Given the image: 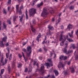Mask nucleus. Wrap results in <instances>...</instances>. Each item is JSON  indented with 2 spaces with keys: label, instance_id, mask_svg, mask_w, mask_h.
Segmentation results:
<instances>
[{
  "label": "nucleus",
  "instance_id": "nucleus-8",
  "mask_svg": "<svg viewBox=\"0 0 78 78\" xmlns=\"http://www.w3.org/2000/svg\"><path fill=\"white\" fill-rule=\"evenodd\" d=\"M47 37H45L44 41L42 43V44H47Z\"/></svg>",
  "mask_w": 78,
  "mask_h": 78
},
{
  "label": "nucleus",
  "instance_id": "nucleus-50",
  "mask_svg": "<svg viewBox=\"0 0 78 78\" xmlns=\"http://www.w3.org/2000/svg\"><path fill=\"white\" fill-rule=\"evenodd\" d=\"M36 62H37V60H36V62H34V64H36Z\"/></svg>",
  "mask_w": 78,
  "mask_h": 78
},
{
  "label": "nucleus",
  "instance_id": "nucleus-39",
  "mask_svg": "<svg viewBox=\"0 0 78 78\" xmlns=\"http://www.w3.org/2000/svg\"><path fill=\"white\" fill-rule=\"evenodd\" d=\"M1 27V21H0V30H2V29L1 28H2V27Z\"/></svg>",
  "mask_w": 78,
  "mask_h": 78
},
{
  "label": "nucleus",
  "instance_id": "nucleus-10",
  "mask_svg": "<svg viewBox=\"0 0 78 78\" xmlns=\"http://www.w3.org/2000/svg\"><path fill=\"white\" fill-rule=\"evenodd\" d=\"M73 30L71 31V34L70 33H68V34L69 36L70 37H73Z\"/></svg>",
  "mask_w": 78,
  "mask_h": 78
},
{
  "label": "nucleus",
  "instance_id": "nucleus-26",
  "mask_svg": "<svg viewBox=\"0 0 78 78\" xmlns=\"http://www.w3.org/2000/svg\"><path fill=\"white\" fill-rule=\"evenodd\" d=\"M67 56H64V60H66L67 59Z\"/></svg>",
  "mask_w": 78,
  "mask_h": 78
},
{
  "label": "nucleus",
  "instance_id": "nucleus-29",
  "mask_svg": "<svg viewBox=\"0 0 78 78\" xmlns=\"http://www.w3.org/2000/svg\"><path fill=\"white\" fill-rule=\"evenodd\" d=\"M73 8H74L73 6H71L70 7V9H73Z\"/></svg>",
  "mask_w": 78,
  "mask_h": 78
},
{
  "label": "nucleus",
  "instance_id": "nucleus-32",
  "mask_svg": "<svg viewBox=\"0 0 78 78\" xmlns=\"http://www.w3.org/2000/svg\"><path fill=\"white\" fill-rule=\"evenodd\" d=\"M65 43H66V47H67V45H68V42L66 41Z\"/></svg>",
  "mask_w": 78,
  "mask_h": 78
},
{
  "label": "nucleus",
  "instance_id": "nucleus-11",
  "mask_svg": "<svg viewBox=\"0 0 78 78\" xmlns=\"http://www.w3.org/2000/svg\"><path fill=\"white\" fill-rule=\"evenodd\" d=\"M42 14H43V15L47 14V10L44 9Z\"/></svg>",
  "mask_w": 78,
  "mask_h": 78
},
{
  "label": "nucleus",
  "instance_id": "nucleus-3",
  "mask_svg": "<svg viewBox=\"0 0 78 78\" xmlns=\"http://www.w3.org/2000/svg\"><path fill=\"white\" fill-rule=\"evenodd\" d=\"M27 56H30L31 52V47H27Z\"/></svg>",
  "mask_w": 78,
  "mask_h": 78
},
{
  "label": "nucleus",
  "instance_id": "nucleus-46",
  "mask_svg": "<svg viewBox=\"0 0 78 78\" xmlns=\"http://www.w3.org/2000/svg\"><path fill=\"white\" fill-rule=\"evenodd\" d=\"M23 51H26V49H23Z\"/></svg>",
  "mask_w": 78,
  "mask_h": 78
},
{
  "label": "nucleus",
  "instance_id": "nucleus-30",
  "mask_svg": "<svg viewBox=\"0 0 78 78\" xmlns=\"http://www.w3.org/2000/svg\"><path fill=\"white\" fill-rule=\"evenodd\" d=\"M63 51L64 53H66V52H67V50H66V49H65L63 50Z\"/></svg>",
  "mask_w": 78,
  "mask_h": 78
},
{
  "label": "nucleus",
  "instance_id": "nucleus-55",
  "mask_svg": "<svg viewBox=\"0 0 78 78\" xmlns=\"http://www.w3.org/2000/svg\"><path fill=\"white\" fill-rule=\"evenodd\" d=\"M52 78H55V76H52Z\"/></svg>",
  "mask_w": 78,
  "mask_h": 78
},
{
  "label": "nucleus",
  "instance_id": "nucleus-6",
  "mask_svg": "<svg viewBox=\"0 0 78 78\" xmlns=\"http://www.w3.org/2000/svg\"><path fill=\"white\" fill-rule=\"evenodd\" d=\"M58 67V69H60V68H61V67L63 68L64 67V65L62 64V62H60L59 63Z\"/></svg>",
  "mask_w": 78,
  "mask_h": 78
},
{
  "label": "nucleus",
  "instance_id": "nucleus-35",
  "mask_svg": "<svg viewBox=\"0 0 78 78\" xmlns=\"http://www.w3.org/2000/svg\"><path fill=\"white\" fill-rule=\"evenodd\" d=\"M6 63H5V62H2V66H5V64H6Z\"/></svg>",
  "mask_w": 78,
  "mask_h": 78
},
{
  "label": "nucleus",
  "instance_id": "nucleus-22",
  "mask_svg": "<svg viewBox=\"0 0 78 78\" xmlns=\"http://www.w3.org/2000/svg\"><path fill=\"white\" fill-rule=\"evenodd\" d=\"M6 58H8V57H9V54L8 53H6Z\"/></svg>",
  "mask_w": 78,
  "mask_h": 78
},
{
  "label": "nucleus",
  "instance_id": "nucleus-23",
  "mask_svg": "<svg viewBox=\"0 0 78 78\" xmlns=\"http://www.w3.org/2000/svg\"><path fill=\"white\" fill-rule=\"evenodd\" d=\"M8 62V59L7 58H5V64H6Z\"/></svg>",
  "mask_w": 78,
  "mask_h": 78
},
{
  "label": "nucleus",
  "instance_id": "nucleus-43",
  "mask_svg": "<svg viewBox=\"0 0 78 78\" xmlns=\"http://www.w3.org/2000/svg\"><path fill=\"white\" fill-rule=\"evenodd\" d=\"M72 47H73V48H75V45L74 44H73L72 45Z\"/></svg>",
  "mask_w": 78,
  "mask_h": 78
},
{
  "label": "nucleus",
  "instance_id": "nucleus-36",
  "mask_svg": "<svg viewBox=\"0 0 78 78\" xmlns=\"http://www.w3.org/2000/svg\"><path fill=\"white\" fill-rule=\"evenodd\" d=\"M50 12L51 14H53L54 13V11H53V10H52L51 11H50Z\"/></svg>",
  "mask_w": 78,
  "mask_h": 78
},
{
  "label": "nucleus",
  "instance_id": "nucleus-17",
  "mask_svg": "<svg viewBox=\"0 0 78 78\" xmlns=\"http://www.w3.org/2000/svg\"><path fill=\"white\" fill-rule=\"evenodd\" d=\"M31 28H32V30L33 32H35V30L34 29L33 27V26H31Z\"/></svg>",
  "mask_w": 78,
  "mask_h": 78
},
{
  "label": "nucleus",
  "instance_id": "nucleus-7",
  "mask_svg": "<svg viewBox=\"0 0 78 78\" xmlns=\"http://www.w3.org/2000/svg\"><path fill=\"white\" fill-rule=\"evenodd\" d=\"M1 51H0V58H1L2 59V60H3L4 59V56H3V53H2V55H1Z\"/></svg>",
  "mask_w": 78,
  "mask_h": 78
},
{
  "label": "nucleus",
  "instance_id": "nucleus-18",
  "mask_svg": "<svg viewBox=\"0 0 78 78\" xmlns=\"http://www.w3.org/2000/svg\"><path fill=\"white\" fill-rule=\"evenodd\" d=\"M5 72V69H2L1 70V74H3V72Z\"/></svg>",
  "mask_w": 78,
  "mask_h": 78
},
{
  "label": "nucleus",
  "instance_id": "nucleus-60",
  "mask_svg": "<svg viewBox=\"0 0 78 78\" xmlns=\"http://www.w3.org/2000/svg\"><path fill=\"white\" fill-rule=\"evenodd\" d=\"M19 14H21V13H22V12H21V11H20V12H19Z\"/></svg>",
  "mask_w": 78,
  "mask_h": 78
},
{
  "label": "nucleus",
  "instance_id": "nucleus-61",
  "mask_svg": "<svg viewBox=\"0 0 78 78\" xmlns=\"http://www.w3.org/2000/svg\"><path fill=\"white\" fill-rule=\"evenodd\" d=\"M2 78V76L1 75V74H0V78Z\"/></svg>",
  "mask_w": 78,
  "mask_h": 78
},
{
  "label": "nucleus",
  "instance_id": "nucleus-45",
  "mask_svg": "<svg viewBox=\"0 0 78 78\" xmlns=\"http://www.w3.org/2000/svg\"><path fill=\"white\" fill-rule=\"evenodd\" d=\"M61 29H62V30H63V29H64V27L63 26H62L61 27Z\"/></svg>",
  "mask_w": 78,
  "mask_h": 78
},
{
  "label": "nucleus",
  "instance_id": "nucleus-16",
  "mask_svg": "<svg viewBox=\"0 0 78 78\" xmlns=\"http://www.w3.org/2000/svg\"><path fill=\"white\" fill-rule=\"evenodd\" d=\"M41 37V33H40L38 34L37 38H38V39H40Z\"/></svg>",
  "mask_w": 78,
  "mask_h": 78
},
{
  "label": "nucleus",
  "instance_id": "nucleus-4",
  "mask_svg": "<svg viewBox=\"0 0 78 78\" xmlns=\"http://www.w3.org/2000/svg\"><path fill=\"white\" fill-rule=\"evenodd\" d=\"M29 12L30 16H33L36 13V9H32L30 10Z\"/></svg>",
  "mask_w": 78,
  "mask_h": 78
},
{
  "label": "nucleus",
  "instance_id": "nucleus-48",
  "mask_svg": "<svg viewBox=\"0 0 78 78\" xmlns=\"http://www.w3.org/2000/svg\"><path fill=\"white\" fill-rule=\"evenodd\" d=\"M58 23L59 22H60V21H61V18H59L58 19Z\"/></svg>",
  "mask_w": 78,
  "mask_h": 78
},
{
  "label": "nucleus",
  "instance_id": "nucleus-37",
  "mask_svg": "<svg viewBox=\"0 0 78 78\" xmlns=\"http://www.w3.org/2000/svg\"><path fill=\"white\" fill-rule=\"evenodd\" d=\"M8 3L10 4L11 3V0H9Z\"/></svg>",
  "mask_w": 78,
  "mask_h": 78
},
{
  "label": "nucleus",
  "instance_id": "nucleus-63",
  "mask_svg": "<svg viewBox=\"0 0 78 78\" xmlns=\"http://www.w3.org/2000/svg\"><path fill=\"white\" fill-rule=\"evenodd\" d=\"M8 53H9V49H8Z\"/></svg>",
  "mask_w": 78,
  "mask_h": 78
},
{
  "label": "nucleus",
  "instance_id": "nucleus-34",
  "mask_svg": "<svg viewBox=\"0 0 78 78\" xmlns=\"http://www.w3.org/2000/svg\"><path fill=\"white\" fill-rule=\"evenodd\" d=\"M19 58H22V55H21L20 54H19Z\"/></svg>",
  "mask_w": 78,
  "mask_h": 78
},
{
  "label": "nucleus",
  "instance_id": "nucleus-13",
  "mask_svg": "<svg viewBox=\"0 0 78 78\" xmlns=\"http://www.w3.org/2000/svg\"><path fill=\"white\" fill-rule=\"evenodd\" d=\"M44 66L43 64H41V71H44Z\"/></svg>",
  "mask_w": 78,
  "mask_h": 78
},
{
  "label": "nucleus",
  "instance_id": "nucleus-14",
  "mask_svg": "<svg viewBox=\"0 0 78 78\" xmlns=\"http://www.w3.org/2000/svg\"><path fill=\"white\" fill-rule=\"evenodd\" d=\"M54 72L55 73L56 76L58 75V71L56 70H54Z\"/></svg>",
  "mask_w": 78,
  "mask_h": 78
},
{
  "label": "nucleus",
  "instance_id": "nucleus-49",
  "mask_svg": "<svg viewBox=\"0 0 78 78\" xmlns=\"http://www.w3.org/2000/svg\"><path fill=\"white\" fill-rule=\"evenodd\" d=\"M55 20V19L54 18H52V22H54V20Z\"/></svg>",
  "mask_w": 78,
  "mask_h": 78
},
{
  "label": "nucleus",
  "instance_id": "nucleus-5",
  "mask_svg": "<svg viewBox=\"0 0 78 78\" xmlns=\"http://www.w3.org/2000/svg\"><path fill=\"white\" fill-rule=\"evenodd\" d=\"M48 61L49 62H50V63L49 64L48 63H46L45 64L46 66L47 67H50V66H53V64H52V62L51 59H48Z\"/></svg>",
  "mask_w": 78,
  "mask_h": 78
},
{
  "label": "nucleus",
  "instance_id": "nucleus-1",
  "mask_svg": "<svg viewBox=\"0 0 78 78\" xmlns=\"http://www.w3.org/2000/svg\"><path fill=\"white\" fill-rule=\"evenodd\" d=\"M64 33L63 31H62V33L60 36V41H62V42L60 43V45L62 46L64 45V42L65 41H66V39H67L68 41L69 42H73V40L70 39L69 38H68V36H65V35H63L62 33Z\"/></svg>",
  "mask_w": 78,
  "mask_h": 78
},
{
  "label": "nucleus",
  "instance_id": "nucleus-41",
  "mask_svg": "<svg viewBox=\"0 0 78 78\" xmlns=\"http://www.w3.org/2000/svg\"><path fill=\"white\" fill-rule=\"evenodd\" d=\"M22 18H23V17H22L20 19V21H21V22H22Z\"/></svg>",
  "mask_w": 78,
  "mask_h": 78
},
{
  "label": "nucleus",
  "instance_id": "nucleus-58",
  "mask_svg": "<svg viewBox=\"0 0 78 78\" xmlns=\"http://www.w3.org/2000/svg\"><path fill=\"white\" fill-rule=\"evenodd\" d=\"M8 45H9V44H8V43H7L6 44V46H8Z\"/></svg>",
  "mask_w": 78,
  "mask_h": 78
},
{
  "label": "nucleus",
  "instance_id": "nucleus-21",
  "mask_svg": "<svg viewBox=\"0 0 78 78\" xmlns=\"http://www.w3.org/2000/svg\"><path fill=\"white\" fill-rule=\"evenodd\" d=\"M9 60H11L12 59V55L10 54L9 56Z\"/></svg>",
  "mask_w": 78,
  "mask_h": 78
},
{
  "label": "nucleus",
  "instance_id": "nucleus-38",
  "mask_svg": "<svg viewBox=\"0 0 78 78\" xmlns=\"http://www.w3.org/2000/svg\"><path fill=\"white\" fill-rule=\"evenodd\" d=\"M22 66V64H20L18 66V67H19H19H21Z\"/></svg>",
  "mask_w": 78,
  "mask_h": 78
},
{
  "label": "nucleus",
  "instance_id": "nucleus-19",
  "mask_svg": "<svg viewBox=\"0 0 78 78\" xmlns=\"http://www.w3.org/2000/svg\"><path fill=\"white\" fill-rule=\"evenodd\" d=\"M28 11H27V10H26V17H27V19H28V15H27V12Z\"/></svg>",
  "mask_w": 78,
  "mask_h": 78
},
{
  "label": "nucleus",
  "instance_id": "nucleus-31",
  "mask_svg": "<svg viewBox=\"0 0 78 78\" xmlns=\"http://www.w3.org/2000/svg\"><path fill=\"white\" fill-rule=\"evenodd\" d=\"M3 12L4 14H6V10L5 9H4Z\"/></svg>",
  "mask_w": 78,
  "mask_h": 78
},
{
  "label": "nucleus",
  "instance_id": "nucleus-47",
  "mask_svg": "<svg viewBox=\"0 0 78 78\" xmlns=\"http://www.w3.org/2000/svg\"><path fill=\"white\" fill-rule=\"evenodd\" d=\"M9 9H10V7L9 6L8 7V10L9 11Z\"/></svg>",
  "mask_w": 78,
  "mask_h": 78
},
{
  "label": "nucleus",
  "instance_id": "nucleus-24",
  "mask_svg": "<svg viewBox=\"0 0 78 78\" xmlns=\"http://www.w3.org/2000/svg\"><path fill=\"white\" fill-rule=\"evenodd\" d=\"M49 29L50 30L52 31V30H53V27H49Z\"/></svg>",
  "mask_w": 78,
  "mask_h": 78
},
{
  "label": "nucleus",
  "instance_id": "nucleus-57",
  "mask_svg": "<svg viewBox=\"0 0 78 78\" xmlns=\"http://www.w3.org/2000/svg\"><path fill=\"white\" fill-rule=\"evenodd\" d=\"M72 51H69V52H68V53H71V52H72Z\"/></svg>",
  "mask_w": 78,
  "mask_h": 78
},
{
  "label": "nucleus",
  "instance_id": "nucleus-52",
  "mask_svg": "<svg viewBox=\"0 0 78 78\" xmlns=\"http://www.w3.org/2000/svg\"><path fill=\"white\" fill-rule=\"evenodd\" d=\"M40 59H41V60H42V57H40Z\"/></svg>",
  "mask_w": 78,
  "mask_h": 78
},
{
  "label": "nucleus",
  "instance_id": "nucleus-42",
  "mask_svg": "<svg viewBox=\"0 0 78 78\" xmlns=\"http://www.w3.org/2000/svg\"><path fill=\"white\" fill-rule=\"evenodd\" d=\"M8 23H9V24H11V22L10 21V20L8 21Z\"/></svg>",
  "mask_w": 78,
  "mask_h": 78
},
{
  "label": "nucleus",
  "instance_id": "nucleus-33",
  "mask_svg": "<svg viewBox=\"0 0 78 78\" xmlns=\"http://www.w3.org/2000/svg\"><path fill=\"white\" fill-rule=\"evenodd\" d=\"M76 35H77V36H78V30H77V31L76 32Z\"/></svg>",
  "mask_w": 78,
  "mask_h": 78
},
{
  "label": "nucleus",
  "instance_id": "nucleus-40",
  "mask_svg": "<svg viewBox=\"0 0 78 78\" xmlns=\"http://www.w3.org/2000/svg\"><path fill=\"white\" fill-rule=\"evenodd\" d=\"M28 72V69H27V68H26L25 69V72Z\"/></svg>",
  "mask_w": 78,
  "mask_h": 78
},
{
  "label": "nucleus",
  "instance_id": "nucleus-2",
  "mask_svg": "<svg viewBox=\"0 0 78 78\" xmlns=\"http://www.w3.org/2000/svg\"><path fill=\"white\" fill-rule=\"evenodd\" d=\"M6 39H7V37H4L2 38V41H1L0 43V46L1 47H4V44L3 43V41H4V42H6Z\"/></svg>",
  "mask_w": 78,
  "mask_h": 78
},
{
  "label": "nucleus",
  "instance_id": "nucleus-53",
  "mask_svg": "<svg viewBox=\"0 0 78 78\" xmlns=\"http://www.w3.org/2000/svg\"><path fill=\"white\" fill-rule=\"evenodd\" d=\"M39 51H42V49H40L39 50Z\"/></svg>",
  "mask_w": 78,
  "mask_h": 78
},
{
  "label": "nucleus",
  "instance_id": "nucleus-15",
  "mask_svg": "<svg viewBox=\"0 0 78 78\" xmlns=\"http://www.w3.org/2000/svg\"><path fill=\"white\" fill-rule=\"evenodd\" d=\"M43 5V3L42 2H41L40 4L38 5H37V7H41V6H42Z\"/></svg>",
  "mask_w": 78,
  "mask_h": 78
},
{
  "label": "nucleus",
  "instance_id": "nucleus-27",
  "mask_svg": "<svg viewBox=\"0 0 78 78\" xmlns=\"http://www.w3.org/2000/svg\"><path fill=\"white\" fill-rule=\"evenodd\" d=\"M75 70H74V69L72 68L71 69V72L72 73H73L74 72Z\"/></svg>",
  "mask_w": 78,
  "mask_h": 78
},
{
  "label": "nucleus",
  "instance_id": "nucleus-28",
  "mask_svg": "<svg viewBox=\"0 0 78 78\" xmlns=\"http://www.w3.org/2000/svg\"><path fill=\"white\" fill-rule=\"evenodd\" d=\"M3 25L4 26V28H6V26L5 23H3Z\"/></svg>",
  "mask_w": 78,
  "mask_h": 78
},
{
  "label": "nucleus",
  "instance_id": "nucleus-12",
  "mask_svg": "<svg viewBox=\"0 0 78 78\" xmlns=\"http://www.w3.org/2000/svg\"><path fill=\"white\" fill-rule=\"evenodd\" d=\"M69 30H70V29H72L73 28V26L71 24H69L68 27Z\"/></svg>",
  "mask_w": 78,
  "mask_h": 78
},
{
  "label": "nucleus",
  "instance_id": "nucleus-64",
  "mask_svg": "<svg viewBox=\"0 0 78 78\" xmlns=\"http://www.w3.org/2000/svg\"><path fill=\"white\" fill-rule=\"evenodd\" d=\"M37 66H38V64H37Z\"/></svg>",
  "mask_w": 78,
  "mask_h": 78
},
{
  "label": "nucleus",
  "instance_id": "nucleus-59",
  "mask_svg": "<svg viewBox=\"0 0 78 78\" xmlns=\"http://www.w3.org/2000/svg\"><path fill=\"white\" fill-rule=\"evenodd\" d=\"M25 44H26V43H24L23 44V45H25Z\"/></svg>",
  "mask_w": 78,
  "mask_h": 78
},
{
  "label": "nucleus",
  "instance_id": "nucleus-20",
  "mask_svg": "<svg viewBox=\"0 0 78 78\" xmlns=\"http://www.w3.org/2000/svg\"><path fill=\"white\" fill-rule=\"evenodd\" d=\"M19 5H16V9L17 10V11H18L19 10Z\"/></svg>",
  "mask_w": 78,
  "mask_h": 78
},
{
  "label": "nucleus",
  "instance_id": "nucleus-62",
  "mask_svg": "<svg viewBox=\"0 0 78 78\" xmlns=\"http://www.w3.org/2000/svg\"><path fill=\"white\" fill-rule=\"evenodd\" d=\"M49 76H50V75H48V77H47V78H49Z\"/></svg>",
  "mask_w": 78,
  "mask_h": 78
},
{
  "label": "nucleus",
  "instance_id": "nucleus-44",
  "mask_svg": "<svg viewBox=\"0 0 78 78\" xmlns=\"http://www.w3.org/2000/svg\"><path fill=\"white\" fill-rule=\"evenodd\" d=\"M37 41L38 42H39V38H37Z\"/></svg>",
  "mask_w": 78,
  "mask_h": 78
},
{
  "label": "nucleus",
  "instance_id": "nucleus-25",
  "mask_svg": "<svg viewBox=\"0 0 78 78\" xmlns=\"http://www.w3.org/2000/svg\"><path fill=\"white\" fill-rule=\"evenodd\" d=\"M60 59H64V56H61L60 58Z\"/></svg>",
  "mask_w": 78,
  "mask_h": 78
},
{
  "label": "nucleus",
  "instance_id": "nucleus-56",
  "mask_svg": "<svg viewBox=\"0 0 78 78\" xmlns=\"http://www.w3.org/2000/svg\"><path fill=\"white\" fill-rule=\"evenodd\" d=\"M70 64V62H68V65H69Z\"/></svg>",
  "mask_w": 78,
  "mask_h": 78
},
{
  "label": "nucleus",
  "instance_id": "nucleus-9",
  "mask_svg": "<svg viewBox=\"0 0 78 78\" xmlns=\"http://www.w3.org/2000/svg\"><path fill=\"white\" fill-rule=\"evenodd\" d=\"M53 34V32H52L49 31L47 33V36H51Z\"/></svg>",
  "mask_w": 78,
  "mask_h": 78
},
{
  "label": "nucleus",
  "instance_id": "nucleus-54",
  "mask_svg": "<svg viewBox=\"0 0 78 78\" xmlns=\"http://www.w3.org/2000/svg\"><path fill=\"white\" fill-rule=\"evenodd\" d=\"M22 54L23 55L24 58L25 57L24 56V55L23 54V52H22Z\"/></svg>",
  "mask_w": 78,
  "mask_h": 78
},
{
  "label": "nucleus",
  "instance_id": "nucleus-51",
  "mask_svg": "<svg viewBox=\"0 0 78 78\" xmlns=\"http://www.w3.org/2000/svg\"><path fill=\"white\" fill-rule=\"evenodd\" d=\"M22 8H23V6H22V5L20 7V9H22Z\"/></svg>",
  "mask_w": 78,
  "mask_h": 78
}]
</instances>
